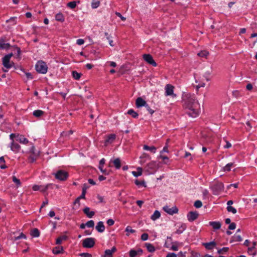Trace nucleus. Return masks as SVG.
<instances>
[{
    "instance_id": "obj_1",
    "label": "nucleus",
    "mask_w": 257,
    "mask_h": 257,
    "mask_svg": "<svg viewBox=\"0 0 257 257\" xmlns=\"http://www.w3.org/2000/svg\"><path fill=\"white\" fill-rule=\"evenodd\" d=\"M183 105L189 116L196 117L199 115L200 104L194 96L185 95L183 98Z\"/></svg>"
},
{
    "instance_id": "obj_2",
    "label": "nucleus",
    "mask_w": 257,
    "mask_h": 257,
    "mask_svg": "<svg viewBox=\"0 0 257 257\" xmlns=\"http://www.w3.org/2000/svg\"><path fill=\"white\" fill-rule=\"evenodd\" d=\"M40 151H37L34 146H32L29 151L28 152V160L29 162L33 163L35 162L40 156Z\"/></svg>"
},
{
    "instance_id": "obj_3",
    "label": "nucleus",
    "mask_w": 257,
    "mask_h": 257,
    "mask_svg": "<svg viewBox=\"0 0 257 257\" xmlns=\"http://www.w3.org/2000/svg\"><path fill=\"white\" fill-rule=\"evenodd\" d=\"M36 71L42 74H46L48 71V66L46 63L43 61H39L35 65Z\"/></svg>"
},
{
    "instance_id": "obj_4",
    "label": "nucleus",
    "mask_w": 257,
    "mask_h": 257,
    "mask_svg": "<svg viewBox=\"0 0 257 257\" xmlns=\"http://www.w3.org/2000/svg\"><path fill=\"white\" fill-rule=\"evenodd\" d=\"M13 55V53H10L6 55L3 58V64L7 69H10L15 66V64L13 62H10V59Z\"/></svg>"
},
{
    "instance_id": "obj_5",
    "label": "nucleus",
    "mask_w": 257,
    "mask_h": 257,
    "mask_svg": "<svg viewBox=\"0 0 257 257\" xmlns=\"http://www.w3.org/2000/svg\"><path fill=\"white\" fill-rule=\"evenodd\" d=\"M57 179L60 181H65L68 177V173L64 170H59L54 174Z\"/></svg>"
},
{
    "instance_id": "obj_6",
    "label": "nucleus",
    "mask_w": 257,
    "mask_h": 257,
    "mask_svg": "<svg viewBox=\"0 0 257 257\" xmlns=\"http://www.w3.org/2000/svg\"><path fill=\"white\" fill-rule=\"evenodd\" d=\"M212 189L213 190V194L215 195H217L223 190L224 185L223 183L221 182H218L213 185V186L212 187Z\"/></svg>"
},
{
    "instance_id": "obj_7",
    "label": "nucleus",
    "mask_w": 257,
    "mask_h": 257,
    "mask_svg": "<svg viewBox=\"0 0 257 257\" xmlns=\"http://www.w3.org/2000/svg\"><path fill=\"white\" fill-rule=\"evenodd\" d=\"M95 244V239L92 237L86 238L83 240L82 245L85 248H91Z\"/></svg>"
},
{
    "instance_id": "obj_8",
    "label": "nucleus",
    "mask_w": 257,
    "mask_h": 257,
    "mask_svg": "<svg viewBox=\"0 0 257 257\" xmlns=\"http://www.w3.org/2000/svg\"><path fill=\"white\" fill-rule=\"evenodd\" d=\"M52 184H48L46 185H34L33 186V189L34 191H38L40 190V191L42 192H45L47 190H48L49 188H51L52 186Z\"/></svg>"
},
{
    "instance_id": "obj_9",
    "label": "nucleus",
    "mask_w": 257,
    "mask_h": 257,
    "mask_svg": "<svg viewBox=\"0 0 257 257\" xmlns=\"http://www.w3.org/2000/svg\"><path fill=\"white\" fill-rule=\"evenodd\" d=\"M156 163L155 162L152 161L148 163L145 167V169L146 171L149 174L153 173L155 171L156 169Z\"/></svg>"
},
{
    "instance_id": "obj_10",
    "label": "nucleus",
    "mask_w": 257,
    "mask_h": 257,
    "mask_svg": "<svg viewBox=\"0 0 257 257\" xmlns=\"http://www.w3.org/2000/svg\"><path fill=\"white\" fill-rule=\"evenodd\" d=\"M144 60L148 64L152 65L153 66H156L157 63L153 59V57L150 54H144L143 56Z\"/></svg>"
},
{
    "instance_id": "obj_11",
    "label": "nucleus",
    "mask_w": 257,
    "mask_h": 257,
    "mask_svg": "<svg viewBox=\"0 0 257 257\" xmlns=\"http://www.w3.org/2000/svg\"><path fill=\"white\" fill-rule=\"evenodd\" d=\"M163 209L165 212L170 215H173L178 212V209L176 206L170 208L169 206L166 205L163 207Z\"/></svg>"
},
{
    "instance_id": "obj_12",
    "label": "nucleus",
    "mask_w": 257,
    "mask_h": 257,
    "mask_svg": "<svg viewBox=\"0 0 257 257\" xmlns=\"http://www.w3.org/2000/svg\"><path fill=\"white\" fill-rule=\"evenodd\" d=\"M112 164L116 169H119L121 167V161L119 158H116L114 160H110L109 163V167H112V165H111Z\"/></svg>"
},
{
    "instance_id": "obj_13",
    "label": "nucleus",
    "mask_w": 257,
    "mask_h": 257,
    "mask_svg": "<svg viewBox=\"0 0 257 257\" xmlns=\"http://www.w3.org/2000/svg\"><path fill=\"white\" fill-rule=\"evenodd\" d=\"M10 148L12 151L18 153L21 149V146L18 143L15 142L14 141H13L11 143Z\"/></svg>"
},
{
    "instance_id": "obj_14",
    "label": "nucleus",
    "mask_w": 257,
    "mask_h": 257,
    "mask_svg": "<svg viewBox=\"0 0 257 257\" xmlns=\"http://www.w3.org/2000/svg\"><path fill=\"white\" fill-rule=\"evenodd\" d=\"M146 101L142 97H138L136 100V105L137 108L145 106L147 105Z\"/></svg>"
},
{
    "instance_id": "obj_15",
    "label": "nucleus",
    "mask_w": 257,
    "mask_h": 257,
    "mask_svg": "<svg viewBox=\"0 0 257 257\" xmlns=\"http://www.w3.org/2000/svg\"><path fill=\"white\" fill-rule=\"evenodd\" d=\"M206 249L211 250L213 249L216 245V243L215 241H211L209 242H204L202 243Z\"/></svg>"
},
{
    "instance_id": "obj_16",
    "label": "nucleus",
    "mask_w": 257,
    "mask_h": 257,
    "mask_svg": "<svg viewBox=\"0 0 257 257\" xmlns=\"http://www.w3.org/2000/svg\"><path fill=\"white\" fill-rule=\"evenodd\" d=\"M174 87L170 84H167L165 86V95L166 96L173 95Z\"/></svg>"
},
{
    "instance_id": "obj_17",
    "label": "nucleus",
    "mask_w": 257,
    "mask_h": 257,
    "mask_svg": "<svg viewBox=\"0 0 257 257\" xmlns=\"http://www.w3.org/2000/svg\"><path fill=\"white\" fill-rule=\"evenodd\" d=\"M116 251V248L113 246L111 249H106L105 250L104 255L103 257H113L112 254Z\"/></svg>"
},
{
    "instance_id": "obj_18",
    "label": "nucleus",
    "mask_w": 257,
    "mask_h": 257,
    "mask_svg": "<svg viewBox=\"0 0 257 257\" xmlns=\"http://www.w3.org/2000/svg\"><path fill=\"white\" fill-rule=\"evenodd\" d=\"M198 214L196 212H189L187 214L188 220L192 222L195 220L198 217Z\"/></svg>"
},
{
    "instance_id": "obj_19",
    "label": "nucleus",
    "mask_w": 257,
    "mask_h": 257,
    "mask_svg": "<svg viewBox=\"0 0 257 257\" xmlns=\"http://www.w3.org/2000/svg\"><path fill=\"white\" fill-rule=\"evenodd\" d=\"M16 141L23 144H27L29 143L28 140L22 135H17Z\"/></svg>"
},
{
    "instance_id": "obj_20",
    "label": "nucleus",
    "mask_w": 257,
    "mask_h": 257,
    "mask_svg": "<svg viewBox=\"0 0 257 257\" xmlns=\"http://www.w3.org/2000/svg\"><path fill=\"white\" fill-rule=\"evenodd\" d=\"M83 212L89 218H92L95 214V212L90 211V208L88 207L84 208L83 209Z\"/></svg>"
},
{
    "instance_id": "obj_21",
    "label": "nucleus",
    "mask_w": 257,
    "mask_h": 257,
    "mask_svg": "<svg viewBox=\"0 0 257 257\" xmlns=\"http://www.w3.org/2000/svg\"><path fill=\"white\" fill-rule=\"evenodd\" d=\"M96 229L99 232H102L105 230V226L103 224V222L102 221H99L97 223V225L95 227Z\"/></svg>"
},
{
    "instance_id": "obj_22",
    "label": "nucleus",
    "mask_w": 257,
    "mask_h": 257,
    "mask_svg": "<svg viewBox=\"0 0 257 257\" xmlns=\"http://www.w3.org/2000/svg\"><path fill=\"white\" fill-rule=\"evenodd\" d=\"M209 224L214 229H218L221 227V223L219 221H210Z\"/></svg>"
},
{
    "instance_id": "obj_23",
    "label": "nucleus",
    "mask_w": 257,
    "mask_h": 257,
    "mask_svg": "<svg viewBox=\"0 0 257 257\" xmlns=\"http://www.w3.org/2000/svg\"><path fill=\"white\" fill-rule=\"evenodd\" d=\"M186 225L185 223H181L175 233L178 234H181L186 229Z\"/></svg>"
},
{
    "instance_id": "obj_24",
    "label": "nucleus",
    "mask_w": 257,
    "mask_h": 257,
    "mask_svg": "<svg viewBox=\"0 0 257 257\" xmlns=\"http://www.w3.org/2000/svg\"><path fill=\"white\" fill-rule=\"evenodd\" d=\"M116 136L114 134H111L108 136L107 139L105 140V145L107 144L111 143L115 139Z\"/></svg>"
},
{
    "instance_id": "obj_25",
    "label": "nucleus",
    "mask_w": 257,
    "mask_h": 257,
    "mask_svg": "<svg viewBox=\"0 0 257 257\" xmlns=\"http://www.w3.org/2000/svg\"><path fill=\"white\" fill-rule=\"evenodd\" d=\"M63 251L64 249L62 246H56L53 249V252L56 254L63 253Z\"/></svg>"
},
{
    "instance_id": "obj_26",
    "label": "nucleus",
    "mask_w": 257,
    "mask_h": 257,
    "mask_svg": "<svg viewBox=\"0 0 257 257\" xmlns=\"http://www.w3.org/2000/svg\"><path fill=\"white\" fill-rule=\"evenodd\" d=\"M10 46L9 43H5L3 39H0V48L1 49H8Z\"/></svg>"
},
{
    "instance_id": "obj_27",
    "label": "nucleus",
    "mask_w": 257,
    "mask_h": 257,
    "mask_svg": "<svg viewBox=\"0 0 257 257\" xmlns=\"http://www.w3.org/2000/svg\"><path fill=\"white\" fill-rule=\"evenodd\" d=\"M137 170V171H136H136L132 172L133 175L135 177H136L141 176L142 174V171H143V169L141 167H138Z\"/></svg>"
},
{
    "instance_id": "obj_28",
    "label": "nucleus",
    "mask_w": 257,
    "mask_h": 257,
    "mask_svg": "<svg viewBox=\"0 0 257 257\" xmlns=\"http://www.w3.org/2000/svg\"><path fill=\"white\" fill-rule=\"evenodd\" d=\"M67 238L68 237L66 235H62L57 238L56 243L57 244H60L63 241L67 240Z\"/></svg>"
},
{
    "instance_id": "obj_29",
    "label": "nucleus",
    "mask_w": 257,
    "mask_h": 257,
    "mask_svg": "<svg viewBox=\"0 0 257 257\" xmlns=\"http://www.w3.org/2000/svg\"><path fill=\"white\" fill-rule=\"evenodd\" d=\"M160 216H161V214H160V212L158 210H156L154 212L153 214L151 216V218L153 220H156V219L160 218Z\"/></svg>"
},
{
    "instance_id": "obj_30",
    "label": "nucleus",
    "mask_w": 257,
    "mask_h": 257,
    "mask_svg": "<svg viewBox=\"0 0 257 257\" xmlns=\"http://www.w3.org/2000/svg\"><path fill=\"white\" fill-rule=\"evenodd\" d=\"M33 115L36 117H40L44 114V112L41 110H36L33 111Z\"/></svg>"
},
{
    "instance_id": "obj_31",
    "label": "nucleus",
    "mask_w": 257,
    "mask_h": 257,
    "mask_svg": "<svg viewBox=\"0 0 257 257\" xmlns=\"http://www.w3.org/2000/svg\"><path fill=\"white\" fill-rule=\"evenodd\" d=\"M56 20L61 22H63L65 20L64 17L62 13H58L55 16Z\"/></svg>"
},
{
    "instance_id": "obj_32",
    "label": "nucleus",
    "mask_w": 257,
    "mask_h": 257,
    "mask_svg": "<svg viewBox=\"0 0 257 257\" xmlns=\"http://www.w3.org/2000/svg\"><path fill=\"white\" fill-rule=\"evenodd\" d=\"M143 148L145 150L150 151L154 153H155L156 151V148L154 146L149 147L147 145H144Z\"/></svg>"
},
{
    "instance_id": "obj_33",
    "label": "nucleus",
    "mask_w": 257,
    "mask_h": 257,
    "mask_svg": "<svg viewBox=\"0 0 257 257\" xmlns=\"http://www.w3.org/2000/svg\"><path fill=\"white\" fill-rule=\"evenodd\" d=\"M146 246L148 249V250L150 252H153L155 251V247L151 243H146Z\"/></svg>"
},
{
    "instance_id": "obj_34",
    "label": "nucleus",
    "mask_w": 257,
    "mask_h": 257,
    "mask_svg": "<svg viewBox=\"0 0 257 257\" xmlns=\"http://www.w3.org/2000/svg\"><path fill=\"white\" fill-rule=\"evenodd\" d=\"M234 164L233 163H230L227 164L225 167H224L222 169L223 171L224 172H228L231 170V168L233 166Z\"/></svg>"
},
{
    "instance_id": "obj_35",
    "label": "nucleus",
    "mask_w": 257,
    "mask_h": 257,
    "mask_svg": "<svg viewBox=\"0 0 257 257\" xmlns=\"http://www.w3.org/2000/svg\"><path fill=\"white\" fill-rule=\"evenodd\" d=\"M127 114H130L134 118H137L138 117V114L137 112H136V111H135L133 109H129L128 111H127Z\"/></svg>"
},
{
    "instance_id": "obj_36",
    "label": "nucleus",
    "mask_w": 257,
    "mask_h": 257,
    "mask_svg": "<svg viewBox=\"0 0 257 257\" xmlns=\"http://www.w3.org/2000/svg\"><path fill=\"white\" fill-rule=\"evenodd\" d=\"M31 235L33 237H38L40 235V232L37 228H34L31 231Z\"/></svg>"
},
{
    "instance_id": "obj_37",
    "label": "nucleus",
    "mask_w": 257,
    "mask_h": 257,
    "mask_svg": "<svg viewBox=\"0 0 257 257\" xmlns=\"http://www.w3.org/2000/svg\"><path fill=\"white\" fill-rule=\"evenodd\" d=\"M209 55V52L206 51H201L198 53L197 55L201 57H206Z\"/></svg>"
},
{
    "instance_id": "obj_38",
    "label": "nucleus",
    "mask_w": 257,
    "mask_h": 257,
    "mask_svg": "<svg viewBox=\"0 0 257 257\" xmlns=\"http://www.w3.org/2000/svg\"><path fill=\"white\" fill-rule=\"evenodd\" d=\"M72 75L74 79L76 80H79L82 74L78 73L77 71H73L72 72Z\"/></svg>"
},
{
    "instance_id": "obj_39",
    "label": "nucleus",
    "mask_w": 257,
    "mask_h": 257,
    "mask_svg": "<svg viewBox=\"0 0 257 257\" xmlns=\"http://www.w3.org/2000/svg\"><path fill=\"white\" fill-rule=\"evenodd\" d=\"M135 183L136 185H137L139 187L141 186H144L145 187H146V183L144 181H139L138 180H136L135 181Z\"/></svg>"
},
{
    "instance_id": "obj_40",
    "label": "nucleus",
    "mask_w": 257,
    "mask_h": 257,
    "mask_svg": "<svg viewBox=\"0 0 257 257\" xmlns=\"http://www.w3.org/2000/svg\"><path fill=\"white\" fill-rule=\"evenodd\" d=\"M125 231L127 232V233L126 234L127 236H129V232H131L132 233H135L136 232V230L134 229H133L131 226H127L125 229Z\"/></svg>"
},
{
    "instance_id": "obj_41",
    "label": "nucleus",
    "mask_w": 257,
    "mask_h": 257,
    "mask_svg": "<svg viewBox=\"0 0 257 257\" xmlns=\"http://www.w3.org/2000/svg\"><path fill=\"white\" fill-rule=\"evenodd\" d=\"M100 5V2L98 1H93L91 3V7L93 9H96Z\"/></svg>"
},
{
    "instance_id": "obj_42",
    "label": "nucleus",
    "mask_w": 257,
    "mask_h": 257,
    "mask_svg": "<svg viewBox=\"0 0 257 257\" xmlns=\"http://www.w3.org/2000/svg\"><path fill=\"white\" fill-rule=\"evenodd\" d=\"M14 51L15 52V53H17V58L20 59L21 58L20 54L21 52L20 48L17 47H15L14 49Z\"/></svg>"
},
{
    "instance_id": "obj_43",
    "label": "nucleus",
    "mask_w": 257,
    "mask_h": 257,
    "mask_svg": "<svg viewBox=\"0 0 257 257\" xmlns=\"http://www.w3.org/2000/svg\"><path fill=\"white\" fill-rule=\"evenodd\" d=\"M21 238H26V236L25 234H24L23 233H21L18 236H15L13 238V239L14 240H17L18 239H21Z\"/></svg>"
},
{
    "instance_id": "obj_44",
    "label": "nucleus",
    "mask_w": 257,
    "mask_h": 257,
    "mask_svg": "<svg viewBox=\"0 0 257 257\" xmlns=\"http://www.w3.org/2000/svg\"><path fill=\"white\" fill-rule=\"evenodd\" d=\"M87 187H85V185H84V186L83 187L82 189V192L81 195L80 196V198H82V199H85V194L86 193V189Z\"/></svg>"
},
{
    "instance_id": "obj_45",
    "label": "nucleus",
    "mask_w": 257,
    "mask_h": 257,
    "mask_svg": "<svg viewBox=\"0 0 257 257\" xmlns=\"http://www.w3.org/2000/svg\"><path fill=\"white\" fill-rule=\"evenodd\" d=\"M228 249H229L228 247H223L222 248L218 249L217 251V253L218 254H223L224 252H227L228 250Z\"/></svg>"
},
{
    "instance_id": "obj_46",
    "label": "nucleus",
    "mask_w": 257,
    "mask_h": 257,
    "mask_svg": "<svg viewBox=\"0 0 257 257\" xmlns=\"http://www.w3.org/2000/svg\"><path fill=\"white\" fill-rule=\"evenodd\" d=\"M194 206L197 208H200L202 206V203L201 201L197 200L194 202Z\"/></svg>"
},
{
    "instance_id": "obj_47",
    "label": "nucleus",
    "mask_w": 257,
    "mask_h": 257,
    "mask_svg": "<svg viewBox=\"0 0 257 257\" xmlns=\"http://www.w3.org/2000/svg\"><path fill=\"white\" fill-rule=\"evenodd\" d=\"M67 6L71 9H74L76 7V2L73 1L67 4Z\"/></svg>"
},
{
    "instance_id": "obj_48",
    "label": "nucleus",
    "mask_w": 257,
    "mask_h": 257,
    "mask_svg": "<svg viewBox=\"0 0 257 257\" xmlns=\"http://www.w3.org/2000/svg\"><path fill=\"white\" fill-rule=\"evenodd\" d=\"M233 239L235 241H241L242 240V238L240 235L235 234L233 236Z\"/></svg>"
},
{
    "instance_id": "obj_49",
    "label": "nucleus",
    "mask_w": 257,
    "mask_h": 257,
    "mask_svg": "<svg viewBox=\"0 0 257 257\" xmlns=\"http://www.w3.org/2000/svg\"><path fill=\"white\" fill-rule=\"evenodd\" d=\"M73 133V131L72 130H70L68 132H63L62 133V135L63 137H69L70 135H72Z\"/></svg>"
},
{
    "instance_id": "obj_50",
    "label": "nucleus",
    "mask_w": 257,
    "mask_h": 257,
    "mask_svg": "<svg viewBox=\"0 0 257 257\" xmlns=\"http://www.w3.org/2000/svg\"><path fill=\"white\" fill-rule=\"evenodd\" d=\"M137 254L138 252L134 249H131L129 252L130 257H135Z\"/></svg>"
},
{
    "instance_id": "obj_51",
    "label": "nucleus",
    "mask_w": 257,
    "mask_h": 257,
    "mask_svg": "<svg viewBox=\"0 0 257 257\" xmlns=\"http://www.w3.org/2000/svg\"><path fill=\"white\" fill-rule=\"evenodd\" d=\"M227 210L228 212H232L233 214H235V213H236V209L234 208V207H232V206H227Z\"/></svg>"
},
{
    "instance_id": "obj_52",
    "label": "nucleus",
    "mask_w": 257,
    "mask_h": 257,
    "mask_svg": "<svg viewBox=\"0 0 257 257\" xmlns=\"http://www.w3.org/2000/svg\"><path fill=\"white\" fill-rule=\"evenodd\" d=\"M86 225L88 227H93L94 226V222L93 220H91L87 221Z\"/></svg>"
},
{
    "instance_id": "obj_53",
    "label": "nucleus",
    "mask_w": 257,
    "mask_h": 257,
    "mask_svg": "<svg viewBox=\"0 0 257 257\" xmlns=\"http://www.w3.org/2000/svg\"><path fill=\"white\" fill-rule=\"evenodd\" d=\"M13 181L14 182H15L17 185L19 186L21 185V182L20 180L17 178V177L15 176H13L12 177Z\"/></svg>"
},
{
    "instance_id": "obj_54",
    "label": "nucleus",
    "mask_w": 257,
    "mask_h": 257,
    "mask_svg": "<svg viewBox=\"0 0 257 257\" xmlns=\"http://www.w3.org/2000/svg\"><path fill=\"white\" fill-rule=\"evenodd\" d=\"M162 154H160L159 158L162 159L163 161H164L165 164H167L169 160V158L167 156H163Z\"/></svg>"
},
{
    "instance_id": "obj_55",
    "label": "nucleus",
    "mask_w": 257,
    "mask_h": 257,
    "mask_svg": "<svg viewBox=\"0 0 257 257\" xmlns=\"http://www.w3.org/2000/svg\"><path fill=\"white\" fill-rule=\"evenodd\" d=\"M105 164V159L102 158L99 162V169L100 170V168H103V165Z\"/></svg>"
},
{
    "instance_id": "obj_56",
    "label": "nucleus",
    "mask_w": 257,
    "mask_h": 257,
    "mask_svg": "<svg viewBox=\"0 0 257 257\" xmlns=\"http://www.w3.org/2000/svg\"><path fill=\"white\" fill-rule=\"evenodd\" d=\"M235 227H236L235 223L234 222H232L229 224V225L228 226V229L230 230H233L235 228Z\"/></svg>"
},
{
    "instance_id": "obj_57",
    "label": "nucleus",
    "mask_w": 257,
    "mask_h": 257,
    "mask_svg": "<svg viewBox=\"0 0 257 257\" xmlns=\"http://www.w3.org/2000/svg\"><path fill=\"white\" fill-rule=\"evenodd\" d=\"M146 108H147V110L149 111V112L152 114L154 112V110H153L151 108V107L149 106L148 104H147L146 106H145Z\"/></svg>"
},
{
    "instance_id": "obj_58",
    "label": "nucleus",
    "mask_w": 257,
    "mask_h": 257,
    "mask_svg": "<svg viewBox=\"0 0 257 257\" xmlns=\"http://www.w3.org/2000/svg\"><path fill=\"white\" fill-rule=\"evenodd\" d=\"M148 238V234L147 233H143L142 235H141V239L142 240H147Z\"/></svg>"
},
{
    "instance_id": "obj_59",
    "label": "nucleus",
    "mask_w": 257,
    "mask_h": 257,
    "mask_svg": "<svg viewBox=\"0 0 257 257\" xmlns=\"http://www.w3.org/2000/svg\"><path fill=\"white\" fill-rule=\"evenodd\" d=\"M80 255L81 257H92V255L89 253H82Z\"/></svg>"
},
{
    "instance_id": "obj_60",
    "label": "nucleus",
    "mask_w": 257,
    "mask_h": 257,
    "mask_svg": "<svg viewBox=\"0 0 257 257\" xmlns=\"http://www.w3.org/2000/svg\"><path fill=\"white\" fill-rule=\"evenodd\" d=\"M205 85V83L204 82H200L198 84V85H196V89L198 90L200 87H204Z\"/></svg>"
},
{
    "instance_id": "obj_61",
    "label": "nucleus",
    "mask_w": 257,
    "mask_h": 257,
    "mask_svg": "<svg viewBox=\"0 0 257 257\" xmlns=\"http://www.w3.org/2000/svg\"><path fill=\"white\" fill-rule=\"evenodd\" d=\"M107 223L109 226H111L114 224V221L112 219H109L107 221Z\"/></svg>"
},
{
    "instance_id": "obj_62",
    "label": "nucleus",
    "mask_w": 257,
    "mask_h": 257,
    "mask_svg": "<svg viewBox=\"0 0 257 257\" xmlns=\"http://www.w3.org/2000/svg\"><path fill=\"white\" fill-rule=\"evenodd\" d=\"M84 43V41L82 39H79L77 40V42H76L77 44H78L79 45H81L83 44Z\"/></svg>"
},
{
    "instance_id": "obj_63",
    "label": "nucleus",
    "mask_w": 257,
    "mask_h": 257,
    "mask_svg": "<svg viewBox=\"0 0 257 257\" xmlns=\"http://www.w3.org/2000/svg\"><path fill=\"white\" fill-rule=\"evenodd\" d=\"M226 142V145L224 146V148L228 149L230 148L231 147V144L228 141H225Z\"/></svg>"
},
{
    "instance_id": "obj_64",
    "label": "nucleus",
    "mask_w": 257,
    "mask_h": 257,
    "mask_svg": "<svg viewBox=\"0 0 257 257\" xmlns=\"http://www.w3.org/2000/svg\"><path fill=\"white\" fill-rule=\"evenodd\" d=\"M166 257H177V255L175 253H169Z\"/></svg>"
}]
</instances>
